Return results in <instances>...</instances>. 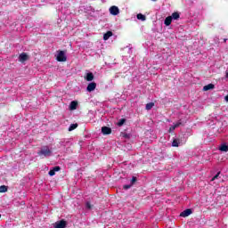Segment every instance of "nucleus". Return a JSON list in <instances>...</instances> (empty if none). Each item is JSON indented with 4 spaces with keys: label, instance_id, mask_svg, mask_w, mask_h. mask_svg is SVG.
Masks as SVG:
<instances>
[{
    "label": "nucleus",
    "instance_id": "obj_26",
    "mask_svg": "<svg viewBox=\"0 0 228 228\" xmlns=\"http://www.w3.org/2000/svg\"><path fill=\"white\" fill-rule=\"evenodd\" d=\"M86 209H92V205L90 204V202H86Z\"/></svg>",
    "mask_w": 228,
    "mask_h": 228
},
{
    "label": "nucleus",
    "instance_id": "obj_18",
    "mask_svg": "<svg viewBox=\"0 0 228 228\" xmlns=\"http://www.w3.org/2000/svg\"><path fill=\"white\" fill-rule=\"evenodd\" d=\"M170 17H172V20H177L180 16H179V14H178V12H173Z\"/></svg>",
    "mask_w": 228,
    "mask_h": 228
},
{
    "label": "nucleus",
    "instance_id": "obj_2",
    "mask_svg": "<svg viewBox=\"0 0 228 228\" xmlns=\"http://www.w3.org/2000/svg\"><path fill=\"white\" fill-rule=\"evenodd\" d=\"M55 57L57 61H67V55L64 51H58Z\"/></svg>",
    "mask_w": 228,
    "mask_h": 228
},
{
    "label": "nucleus",
    "instance_id": "obj_6",
    "mask_svg": "<svg viewBox=\"0 0 228 228\" xmlns=\"http://www.w3.org/2000/svg\"><path fill=\"white\" fill-rule=\"evenodd\" d=\"M27 60H28V54H26V53H22L20 54L19 61L21 63H24V61H27Z\"/></svg>",
    "mask_w": 228,
    "mask_h": 228
},
{
    "label": "nucleus",
    "instance_id": "obj_20",
    "mask_svg": "<svg viewBox=\"0 0 228 228\" xmlns=\"http://www.w3.org/2000/svg\"><path fill=\"white\" fill-rule=\"evenodd\" d=\"M151 108H154V102H150L146 104V110L149 111Z\"/></svg>",
    "mask_w": 228,
    "mask_h": 228
},
{
    "label": "nucleus",
    "instance_id": "obj_11",
    "mask_svg": "<svg viewBox=\"0 0 228 228\" xmlns=\"http://www.w3.org/2000/svg\"><path fill=\"white\" fill-rule=\"evenodd\" d=\"M77 102L76 101L71 102L69 104V110L71 111H74V110H77Z\"/></svg>",
    "mask_w": 228,
    "mask_h": 228
},
{
    "label": "nucleus",
    "instance_id": "obj_24",
    "mask_svg": "<svg viewBox=\"0 0 228 228\" xmlns=\"http://www.w3.org/2000/svg\"><path fill=\"white\" fill-rule=\"evenodd\" d=\"M52 170H53L56 173V172H60L61 168L59 166H56Z\"/></svg>",
    "mask_w": 228,
    "mask_h": 228
},
{
    "label": "nucleus",
    "instance_id": "obj_31",
    "mask_svg": "<svg viewBox=\"0 0 228 228\" xmlns=\"http://www.w3.org/2000/svg\"><path fill=\"white\" fill-rule=\"evenodd\" d=\"M151 1H156V0H151Z\"/></svg>",
    "mask_w": 228,
    "mask_h": 228
},
{
    "label": "nucleus",
    "instance_id": "obj_9",
    "mask_svg": "<svg viewBox=\"0 0 228 228\" xmlns=\"http://www.w3.org/2000/svg\"><path fill=\"white\" fill-rule=\"evenodd\" d=\"M102 134H111V128L108 126L102 127Z\"/></svg>",
    "mask_w": 228,
    "mask_h": 228
},
{
    "label": "nucleus",
    "instance_id": "obj_15",
    "mask_svg": "<svg viewBox=\"0 0 228 228\" xmlns=\"http://www.w3.org/2000/svg\"><path fill=\"white\" fill-rule=\"evenodd\" d=\"M219 151H221L222 152H227L228 151V145L227 144H222L219 147Z\"/></svg>",
    "mask_w": 228,
    "mask_h": 228
},
{
    "label": "nucleus",
    "instance_id": "obj_14",
    "mask_svg": "<svg viewBox=\"0 0 228 228\" xmlns=\"http://www.w3.org/2000/svg\"><path fill=\"white\" fill-rule=\"evenodd\" d=\"M110 37H113V32L108 31L103 35V40H109Z\"/></svg>",
    "mask_w": 228,
    "mask_h": 228
},
{
    "label": "nucleus",
    "instance_id": "obj_27",
    "mask_svg": "<svg viewBox=\"0 0 228 228\" xmlns=\"http://www.w3.org/2000/svg\"><path fill=\"white\" fill-rule=\"evenodd\" d=\"M134 183H136V177L135 176H133L132 177V180H131V184L133 186V184H134Z\"/></svg>",
    "mask_w": 228,
    "mask_h": 228
},
{
    "label": "nucleus",
    "instance_id": "obj_19",
    "mask_svg": "<svg viewBox=\"0 0 228 228\" xmlns=\"http://www.w3.org/2000/svg\"><path fill=\"white\" fill-rule=\"evenodd\" d=\"M137 19H138V20L144 21L146 20V17H145V15L139 13V14H137Z\"/></svg>",
    "mask_w": 228,
    "mask_h": 228
},
{
    "label": "nucleus",
    "instance_id": "obj_16",
    "mask_svg": "<svg viewBox=\"0 0 228 228\" xmlns=\"http://www.w3.org/2000/svg\"><path fill=\"white\" fill-rule=\"evenodd\" d=\"M180 144L181 142L179 141V139H175L172 142V147H179Z\"/></svg>",
    "mask_w": 228,
    "mask_h": 228
},
{
    "label": "nucleus",
    "instance_id": "obj_28",
    "mask_svg": "<svg viewBox=\"0 0 228 228\" xmlns=\"http://www.w3.org/2000/svg\"><path fill=\"white\" fill-rule=\"evenodd\" d=\"M131 186H133V184L124 185V190H129V188H131Z\"/></svg>",
    "mask_w": 228,
    "mask_h": 228
},
{
    "label": "nucleus",
    "instance_id": "obj_21",
    "mask_svg": "<svg viewBox=\"0 0 228 228\" xmlns=\"http://www.w3.org/2000/svg\"><path fill=\"white\" fill-rule=\"evenodd\" d=\"M77 127V124H71L69 127V131H74Z\"/></svg>",
    "mask_w": 228,
    "mask_h": 228
},
{
    "label": "nucleus",
    "instance_id": "obj_4",
    "mask_svg": "<svg viewBox=\"0 0 228 228\" xmlns=\"http://www.w3.org/2000/svg\"><path fill=\"white\" fill-rule=\"evenodd\" d=\"M95 88H97V84L94 82H91L88 84L86 90H87V92H94V90H95Z\"/></svg>",
    "mask_w": 228,
    "mask_h": 228
},
{
    "label": "nucleus",
    "instance_id": "obj_1",
    "mask_svg": "<svg viewBox=\"0 0 228 228\" xmlns=\"http://www.w3.org/2000/svg\"><path fill=\"white\" fill-rule=\"evenodd\" d=\"M38 156H44V158H48L52 156L53 151L47 146H44L41 148V151L37 152Z\"/></svg>",
    "mask_w": 228,
    "mask_h": 228
},
{
    "label": "nucleus",
    "instance_id": "obj_10",
    "mask_svg": "<svg viewBox=\"0 0 228 228\" xmlns=\"http://www.w3.org/2000/svg\"><path fill=\"white\" fill-rule=\"evenodd\" d=\"M85 79L86 81H94V73H92V72L86 73L85 76Z\"/></svg>",
    "mask_w": 228,
    "mask_h": 228
},
{
    "label": "nucleus",
    "instance_id": "obj_30",
    "mask_svg": "<svg viewBox=\"0 0 228 228\" xmlns=\"http://www.w3.org/2000/svg\"><path fill=\"white\" fill-rule=\"evenodd\" d=\"M224 42H227V38H224Z\"/></svg>",
    "mask_w": 228,
    "mask_h": 228
},
{
    "label": "nucleus",
    "instance_id": "obj_29",
    "mask_svg": "<svg viewBox=\"0 0 228 228\" xmlns=\"http://www.w3.org/2000/svg\"><path fill=\"white\" fill-rule=\"evenodd\" d=\"M225 101L228 102V95L224 97Z\"/></svg>",
    "mask_w": 228,
    "mask_h": 228
},
{
    "label": "nucleus",
    "instance_id": "obj_32",
    "mask_svg": "<svg viewBox=\"0 0 228 228\" xmlns=\"http://www.w3.org/2000/svg\"><path fill=\"white\" fill-rule=\"evenodd\" d=\"M0 218H1V215H0Z\"/></svg>",
    "mask_w": 228,
    "mask_h": 228
},
{
    "label": "nucleus",
    "instance_id": "obj_8",
    "mask_svg": "<svg viewBox=\"0 0 228 228\" xmlns=\"http://www.w3.org/2000/svg\"><path fill=\"white\" fill-rule=\"evenodd\" d=\"M191 214V209L188 208V209H185L184 211H183L180 214V216H183V218H186V216H190Z\"/></svg>",
    "mask_w": 228,
    "mask_h": 228
},
{
    "label": "nucleus",
    "instance_id": "obj_5",
    "mask_svg": "<svg viewBox=\"0 0 228 228\" xmlns=\"http://www.w3.org/2000/svg\"><path fill=\"white\" fill-rule=\"evenodd\" d=\"M67 227V223L63 220L55 223L54 228H65Z\"/></svg>",
    "mask_w": 228,
    "mask_h": 228
},
{
    "label": "nucleus",
    "instance_id": "obj_12",
    "mask_svg": "<svg viewBox=\"0 0 228 228\" xmlns=\"http://www.w3.org/2000/svg\"><path fill=\"white\" fill-rule=\"evenodd\" d=\"M215 88V85L208 84L203 87L204 92H208V90H213Z\"/></svg>",
    "mask_w": 228,
    "mask_h": 228
},
{
    "label": "nucleus",
    "instance_id": "obj_22",
    "mask_svg": "<svg viewBox=\"0 0 228 228\" xmlns=\"http://www.w3.org/2000/svg\"><path fill=\"white\" fill-rule=\"evenodd\" d=\"M124 124H126V119L121 118V119H119L118 126H119V127H120V126H124Z\"/></svg>",
    "mask_w": 228,
    "mask_h": 228
},
{
    "label": "nucleus",
    "instance_id": "obj_23",
    "mask_svg": "<svg viewBox=\"0 0 228 228\" xmlns=\"http://www.w3.org/2000/svg\"><path fill=\"white\" fill-rule=\"evenodd\" d=\"M218 177H220V172H218L213 178L211 181H216V179H218Z\"/></svg>",
    "mask_w": 228,
    "mask_h": 228
},
{
    "label": "nucleus",
    "instance_id": "obj_3",
    "mask_svg": "<svg viewBox=\"0 0 228 228\" xmlns=\"http://www.w3.org/2000/svg\"><path fill=\"white\" fill-rule=\"evenodd\" d=\"M109 12L110 15L117 16L120 13V9L118 8V6L112 5L109 8Z\"/></svg>",
    "mask_w": 228,
    "mask_h": 228
},
{
    "label": "nucleus",
    "instance_id": "obj_17",
    "mask_svg": "<svg viewBox=\"0 0 228 228\" xmlns=\"http://www.w3.org/2000/svg\"><path fill=\"white\" fill-rule=\"evenodd\" d=\"M6 191H8V187H6V185H1L0 193H6Z\"/></svg>",
    "mask_w": 228,
    "mask_h": 228
},
{
    "label": "nucleus",
    "instance_id": "obj_13",
    "mask_svg": "<svg viewBox=\"0 0 228 228\" xmlns=\"http://www.w3.org/2000/svg\"><path fill=\"white\" fill-rule=\"evenodd\" d=\"M172 17L171 16H168V17H167L166 19H165V20H164V24L166 25V26H170L171 24H172Z\"/></svg>",
    "mask_w": 228,
    "mask_h": 228
},
{
    "label": "nucleus",
    "instance_id": "obj_25",
    "mask_svg": "<svg viewBox=\"0 0 228 228\" xmlns=\"http://www.w3.org/2000/svg\"><path fill=\"white\" fill-rule=\"evenodd\" d=\"M55 172L53 171V169H51L50 171H49V173H48V175L51 176V177H53V175H55Z\"/></svg>",
    "mask_w": 228,
    "mask_h": 228
},
{
    "label": "nucleus",
    "instance_id": "obj_7",
    "mask_svg": "<svg viewBox=\"0 0 228 228\" xmlns=\"http://www.w3.org/2000/svg\"><path fill=\"white\" fill-rule=\"evenodd\" d=\"M179 126H181V121L173 124L169 128V133H174V131H175L176 127H179Z\"/></svg>",
    "mask_w": 228,
    "mask_h": 228
}]
</instances>
